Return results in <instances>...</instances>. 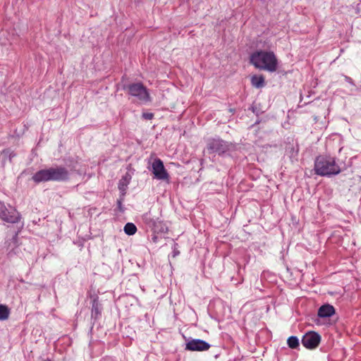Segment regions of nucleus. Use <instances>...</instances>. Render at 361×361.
Returning <instances> with one entry per match:
<instances>
[{
  "mask_svg": "<svg viewBox=\"0 0 361 361\" xmlns=\"http://www.w3.org/2000/svg\"><path fill=\"white\" fill-rule=\"evenodd\" d=\"M345 80L347 82H348V83H350V84H351V85H354V82H353V80H352V78H350V77H348V76H345Z\"/></svg>",
  "mask_w": 361,
  "mask_h": 361,
  "instance_id": "4be33fe9",
  "label": "nucleus"
},
{
  "mask_svg": "<svg viewBox=\"0 0 361 361\" xmlns=\"http://www.w3.org/2000/svg\"><path fill=\"white\" fill-rule=\"evenodd\" d=\"M179 253V252H174V256L177 255Z\"/></svg>",
  "mask_w": 361,
  "mask_h": 361,
  "instance_id": "b1692460",
  "label": "nucleus"
},
{
  "mask_svg": "<svg viewBox=\"0 0 361 361\" xmlns=\"http://www.w3.org/2000/svg\"><path fill=\"white\" fill-rule=\"evenodd\" d=\"M9 309L5 305L0 304V321L6 320L9 316Z\"/></svg>",
  "mask_w": 361,
  "mask_h": 361,
  "instance_id": "6ab92c4d",
  "label": "nucleus"
},
{
  "mask_svg": "<svg viewBox=\"0 0 361 361\" xmlns=\"http://www.w3.org/2000/svg\"><path fill=\"white\" fill-rule=\"evenodd\" d=\"M102 361H115V360H114V359H113L111 357H106V358L103 359Z\"/></svg>",
  "mask_w": 361,
  "mask_h": 361,
  "instance_id": "5701e85b",
  "label": "nucleus"
},
{
  "mask_svg": "<svg viewBox=\"0 0 361 361\" xmlns=\"http://www.w3.org/2000/svg\"><path fill=\"white\" fill-rule=\"evenodd\" d=\"M250 62L261 70L274 72L277 69V59L271 51H257L251 54Z\"/></svg>",
  "mask_w": 361,
  "mask_h": 361,
  "instance_id": "f03ea898",
  "label": "nucleus"
},
{
  "mask_svg": "<svg viewBox=\"0 0 361 361\" xmlns=\"http://www.w3.org/2000/svg\"><path fill=\"white\" fill-rule=\"evenodd\" d=\"M123 90H126L130 96L136 97L142 102L151 101L147 89L141 82L124 85Z\"/></svg>",
  "mask_w": 361,
  "mask_h": 361,
  "instance_id": "20e7f679",
  "label": "nucleus"
},
{
  "mask_svg": "<svg viewBox=\"0 0 361 361\" xmlns=\"http://www.w3.org/2000/svg\"><path fill=\"white\" fill-rule=\"evenodd\" d=\"M131 178V175L127 172L124 176H122L121 179L118 182V188L121 194H123V196L126 195V190L128 189V185L130 184Z\"/></svg>",
  "mask_w": 361,
  "mask_h": 361,
  "instance_id": "4468645a",
  "label": "nucleus"
},
{
  "mask_svg": "<svg viewBox=\"0 0 361 361\" xmlns=\"http://www.w3.org/2000/svg\"><path fill=\"white\" fill-rule=\"evenodd\" d=\"M287 345L291 349H297L300 345L298 338L295 336L288 337L287 339Z\"/></svg>",
  "mask_w": 361,
  "mask_h": 361,
  "instance_id": "f3484780",
  "label": "nucleus"
},
{
  "mask_svg": "<svg viewBox=\"0 0 361 361\" xmlns=\"http://www.w3.org/2000/svg\"><path fill=\"white\" fill-rule=\"evenodd\" d=\"M16 153L11 149H5L0 154V164L4 167L6 163L11 162L13 157H16Z\"/></svg>",
  "mask_w": 361,
  "mask_h": 361,
  "instance_id": "ddd939ff",
  "label": "nucleus"
},
{
  "mask_svg": "<svg viewBox=\"0 0 361 361\" xmlns=\"http://www.w3.org/2000/svg\"><path fill=\"white\" fill-rule=\"evenodd\" d=\"M102 307L99 303L97 298H94L92 301L91 319L94 322L97 320L102 315Z\"/></svg>",
  "mask_w": 361,
  "mask_h": 361,
  "instance_id": "f8f14e48",
  "label": "nucleus"
},
{
  "mask_svg": "<svg viewBox=\"0 0 361 361\" xmlns=\"http://www.w3.org/2000/svg\"><path fill=\"white\" fill-rule=\"evenodd\" d=\"M231 144L221 139L211 140L207 145L208 149L219 155L226 153L231 147Z\"/></svg>",
  "mask_w": 361,
  "mask_h": 361,
  "instance_id": "6e6552de",
  "label": "nucleus"
},
{
  "mask_svg": "<svg viewBox=\"0 0 361 361\" xmlns=\"http://www.w3.org/2000/svg\"><path fill=\"white\" fill-rule=\"evenodd\" d=\"M321 341V336L315 331H308L302 337V344L307 349H315Z\"/></svg>",
  "mask_w": 361,
  "mask_h": 361,
  "instance_id": "0eeeda50",
  "label": "nucleus"
},
{
  "mask_svg": "<svg viewBox=\"0 0 361 361\" xmlns=\"http://www.w3.org/2000/svg\"><path fill=\"white\" fill-rule=\"evenodd\" d=\"M154 117V114L149 112H145L142 114V118L146 120H151Z\"/></svg>",
  "mask_w": 361,
  "mask_h": 361,
  "instance_id": "412c9836",
  "label": "nucleus"
},
{
  "mask_svg": "<svg viewBox=\"0 0 361 361\" xmlns=\"http://www.w3.org/2000/svg\"><path fill=\"white\" fill-rule=\"evenodd\" d=\"M251 83L256 88L263 87L265 85L264 78L262 75H255L251 78Z\"/></svg>",
  "mask_w": 361,
  "mask_h": 361,
  "instance_id": "dca6fc26",
  "label": "nucleus"
},
{
  "mask_svg": "<svg viewBox=\"0 0 361 361\" xmlns=\"http://www.w3.org/2000/svg\"><path fill=\"white\" fill-rule=\"evenodd\" d=\"M124 197L125 196H123V194H121L119 198L117 200V202H116L117 210L120 212H124V211H125V207L123 205Z\"/></svg>",
  "mask_w": 361,
  "mask_h": 361,
  "instance_id": "aec40b11",
  "label": "nucleus"
},
{
  "mask_svg": "<svg viewBox=\"0 0 361 361\" xmlns=\"http://www.w3.org/2000/svg\"><path fill=\"white\" fill-rule=\"evenodd\" d=\"M69 178V171L64 166L50 167L37 171L32 177L35 183L49 181L63 182Z\"/></svg>",
  "mask_w": 361,
  "mask_h": 361,
  "instance_id": "f257e3e1",
  "label": "nucleus"
},
{
  "mask_svg": "<svg viewBox=\"0 0 361 361\" xmlns=\"http://www.w3.org/2000/svg\"><path fill=\"white\" fill-rule=\"evenodd\" d=\"M314 171L316 174L321 176H331L338 174L341 168L334 157L320 155L315 159Z\"/></svg>",
  "mask_w": 361,
  "mask_h": 361,
  "instance_id": "7ed1b4c3",
  "label": "nucleus"
},
{
  "mask_svg": "<svg viewBox=\"0 0 361 361\" xmlns=\"http://www.w3.org/2000/svg\"><path fill=\"white\" fill-rule=\"evenodd\" d=\"M335 314V308L333 305L329 304H324L322 305L317 312V315L320 318H328Z\"/></svg>",
  "mask_w": 361,
  "mask_h": 361,
  "instance_id": "9b49d317",
  "label": "nucleus"
},
{
  "mask_svg": "<svg viewBox=\"0 0 361 361\" xmlns=\"http://www.w3.org/2000/svg\"><path fill=\"white\" fill-rule=\"evenodd\" d=\"M152 171L154 178L158 180L169 179V173L166 171L163 161L160 159H155L152 165Z\"/></svg>",
  "mask_w": 361,
  "mask_h": 361,
  "instance_id": "9d476101",
  "label": "nucleus"
},
{
  "mask_svg": "<svg viewBox=\"0 0 361 361\" xmlns=\"http://www.w3.org/2000/svg\"><path fill=\"white\" fill-rule=\"evenodd\" d=\"M142 219L147 228L154 233H166L168 231V227L163 221L159 217L152 216L150 212L144 214Z\"/></svg>",
  "mask_w": 361,
  "mask_h": 361,
  "instance_id": "39448f33",
  "label": "nucleus"
},
{
  "mask_svg": "<svg viewBox=\"0 0 361 361\" xmlns=\"http://www.w3.org/2000/svg\"><path fill=\"white\" fill-rule=\"evenodd\" d=\"M18 233H16L11 239H7L5 242V245L7 246V250L8 251V255H11V252L14 250L15 247L18 246Z\"/></svg>",
  "mask_w": 361,
  "mask_h": 361,
  "instance_id": "2eb2a0df",
  "label": "nucleus"
},
{
  "mask_svg": "<svg viewBox=\"0 0 361 361\" xmlns=\"http://www.w3.org/2000/svg\"><path fill=\"white\" fill-rule=\"evenodd\" d=\"M0 219L7 223L16 224L20 221L21 215L13 207L0 202Z\"/></svg>",
  "mask_w": 361,
  "mask_h": 361,
  "instance_id": "423d86ee",
  "label": "nucleus"
},
{
  "mask_svg": "<svg viewBox=\"0 0 361 361\" xmlns=\"http://www.w3.org/2000/svg\"><path fill=\"white\" fill-rule=\"evenodd\" d=\"M124 232L128 235H134L137 231L136 226L133 223H127L123 228Z\"/></svg>",
  "mask_w": 361,
  "mask_h": 361,
  "instance_id": "a211bd4d",
  "label": "nucleus"
},
{
  "mask_svg": "<svg viewBox=\"0 0 361 361\" xmlns=\"http://www.w3.org/2000/svg\"><path fill=\"white\" fill-rule=\"evenodd\" d=\"M156 239H157V237H156V236H154V237H153V240L155 241V240H156Z\"/></svg>",
  "mask_w": 361,
  "mask_h": 361,
  "instance_id": "393cba45",
  "label": "nucleus"
},
{
  "mask_svg": "<svg viewBox=\"0 0 361 361\" xmlns=\"http://www.w3.org/2000/svg\"><path fill=\"white\" fill-rule=\"evenodd\" d=\"M44 361H51V360H44Z\"/></svg>",
  "mask_w": 361,
  "mask_h": 361,
  "instance_id": "a878e982",
  "label": "nucleus"
},
{
  "mask_svg": "<svg viewBox=\"0 0 361 361\" xmlns=\"http://www.w3.org/2000/svg\"><path fill=\"white\" fill-rule=\"evenodd\" d=\"M210 346V344L204 340L190 338L185 343V349L189 351H206Z\"/></svg>",
  "mask_w": 361,
  "mask_h": 361,
  "instance_id": "1a4fd4ad",
  "label": "nucleus"
}]
</instances>
